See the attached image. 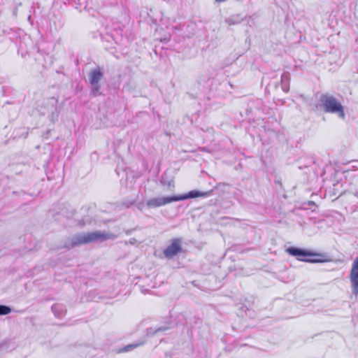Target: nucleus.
Returning <instances> with one entry per match:
<instances>
[{
    "mask_svg": "<svg viewBox=\"0 0 358 358\" xmlns=\"http://www.w3.org/2000/svg\"><path fill=\"white\" fill-rule=\"evenodd\" d=\"M52 311L53 312L55 317L58 318L62 317L66 313V309L62 304H54L52 306Z\"/></svg>",
    "mask_w": 358,
    "mask_h": 358,
    "instance_id": "nucleus-10",
    "label": "nucleus"
},
{
    "mask_svg": "<svg viewBox=\"0 0 358 358\" xmlns=\"http://www.w3.org/2000/svg\"><path fill=\"white\" fill-rule=\"evenodd\" d=\"M320 106L327 113L336 114L338 117L345 119L344 107L334 96L324 94L320 98Z\"/></svg>",
    "mask_w": 358,
    "mask_h": 358,
    "instance_id": "nucleus-3",
    "label": "nucleus"
},
{
    "mask_svg": "<svg viewBox=\"0 0 358 358\" xmlns=\"http://www.w3.org/2000/svg\"><path fill=\"white\" fill-rule=\"evenodd\" d=\"M4 348H5V345H4V344L1 345H0V352H1L3 349H4Z\"/></svg>",
    "mask_w": 358,
    "mask_h": 358,
    "instance_id": "nucleus-18",
    "label": "nucleus"
},
{
    "mask_svg": "<svg viewBox=\"0 0 358 358\" xmlns=\"http://www.w3.org/2000/svg\"><path fill=\"white\" fill-rule=\"evenodd\" d=\"M92 85L91 93L93 96H96L97 95H99L100 94L99 93L100 85L97 84V85Z\"/></svg>",
    "mask_w": 358,
    "mask_h": 358,
    "instance_id": "nucleus-15",
    "label": "nucleus"
},
{
    "mask_svg": "<svg viewBox=\"0 0 358 358\" xmlns=\"http://www.w3.org/2000/svg\"><path fill=\"white\" fill-rule=\"evenodd\" d=\"M106 29H107V33L110 34L111 35V37L115 39V34L113 33V31H115L117 34V29L120 28V26L118 24H112L111 26L107 23L106 25Z\"/></svg>",
    "mask_w": 358,
    "mask_h": 358,
    "instance_id": "nucleus-12",
    "label": "nucleus"
},
{
    "mask_svg": "<svg viewBox=\"0 0 358 358\" xmlns=\"http://www.w3.org/2000/svg\"><path fill=\"white\" fill-rule=\"evenodd\" d=\"M210 195V192H201L199 190H192L189 192L181 194V195H176V196H158L154 197L148 199L146 201V206L149 208H155L160 206H165L168 203L174 202L183 201L188 199H194L197 197H207Z\"/></svg>",
    "mask_w": 358,
    "mask_h": 358,
    "instance_id": "nucleus-2",
    "label": "nucleus"
},
{
    "mask_svg": "<svg viewBox=\"0 0 358 358\" xmlns=\"http://www.w3.org/2000/svg\"><path fill=\"white\" fill-rule=\"evenodd\" d=\"M142 343H136V344H131L125 346L121 351L122 352H128L129 350H133L134 348L141 345Z\"/></svg>",
    "mask_w": 358,
    "mask_h": 358,
    "instance_id": "nucleus-16",
    "label": "nucleus"
},
{
    "mask_svg": "<svg viewBox=\"0 0 358 358\" xmlns=\"http://www.w3.org/2000/svg\"><path fill=\"white\" fill-rule=\"evenodd\" d=\"M290 80V75L288 72H285L281 75V85L282 90L285 92H287L289 89V83Z\"/></svg>",
    "mask_w": 358,
    "mask_h": 358,
    "instance_id": "nucleus-11",
    "label": "nucleus"
},
{
    "mask_svg": "<svg viewBox=\"0 0 358 358\" xmlns=\"http://www.w3.org/2000/svg\"><path fill=\"white\" fill-rule=\"evenodd\" d=\"M168 329H169V327H162L157 329L155 332L157 333V332H159V331H164L167 330Z\"/></svg>",
    "mask_w": 358,
    "mask_h": 358,
    "instance_id": "nucleus-17",
    "label": "nucleus"
},
{
    "mask_svg": "<svg viewBox=\"0 0 358 358\" xmlns=\"http://www.w3.org/2000/svg\"><path fill=\"white\" fill-rule=\"evenodd\" d=\"M352 294L358 296V257L354 260L350 273Z\"/></svg>",
    "mask_w": 358,
    "mask_h": 358,
    "instance_id": "nucleus-7",
    "label": "nucleus"
},
{
    "mask_svg": "<svg viewBox=\"0 0 358 358\" xmlns=\"http://www.w3.org/2000/svg\"><path fill=\"white\" fill-rule=\"evenodd\" d=\"M48 116L52 122L57 120L59 117V110L57 108V99L55 97H51L48 99Z\"/></svg>",
    "mask_w": 358,
    "mask_h": 358,
    "instance_id": "nucleus-8",
    "label": "nucleus"
},
{
    "mask_svg": "<svg viewBox=\"0 0 358 358\" xmlns=\"http://www.w3.org/2000/svg\"><path fill=\"white\" fill-rule=\"evenodd\" d=\"M355 195L358 198V192L357 191L355 192Z\"/></svg>",
    "mask_w": 358,
    "mask_h": 358,
    "instance_id": "nucleus-20",
    "label": "nucleus"
},
{
    "mask_svg": "<svg viewBox=\"0 0 358 358\" xmlns=\"http://www.w3.org/2000/svg\"><path fill=\"white\" fill-rule=\"evenodd\" d=\"M241 22V18L238 15H233L225 19V22L229 25H234L239 24Z\"/></svg>",
    "mask_w": 358,
    "mask_h": 358,
    "instance_id": "nucleus-13",
    "label": "nucleus"
},
{
    "mask_svg": "<svg viewBox=\"0 0 358 358\" xmlns=\"http://www.w3.org/2000/svg\"><path fill=\"white\" fill-rule=\"evenodd\" d=\"M134 241H135V239H134V238H133V239H131V240L129 241V243H130L131 244H133V243H134Z\"/></svg>",
    "mask_w": 358,
    "mask_h": 358,
    "instance_id": "nucleus-19",
    "label": "nucleus"
},
{
    "mask_svg": "<svg viewBox=\"0 0 358 358\" xmlns=\"http://www.w3.org/2000/svg\"><path fill=\"white\" fill-rule=\"evenodd\" d=\"M117 236L105 231H96L89 233H80L73 236L64 245V248L71 249L75 246L95 241H103L109 239L114 240Z\"/></svg>",
    "mask_w": 358,
    "mask_h": 358,
    "instance_id": "nucleus-1",
    "label": "nucleus"
},
{
    "mask_svg": "<svg viewBox=\"0 0 358 358\" xmlns=\"http://www.w3.org/2000/svg\"><path fill=\"white\" fill-rule=\"evenodd\" d=\"M286 252L293 256L296 257L299 261H303L309 263H319L323 261L317 257H320L322 255L317 254L309 250L301 249L296 247H289L287 248Z\"/></svg>",
    "mask_w": 358,
    "mask_h": 358,
    "instance_id": "nucleus-4",
    "label": "nucleus"
},
{
    "mask_svg": "<svg viewBox=\"0 0 358 358\" xmlns=\"http://www.w3.org/2000/svg\"><path fill=\"white\" fill-rule=\"evenodd\" d=\"M103 76L100 68L92 69L89 73V80L90 85L99 84V81Z\"/></svg>",
    "mask_w": 358,
    "mask_h": 358,
    "instance_id": "nucleus-9",
    "label": "nucleus"
},
{
    "mask_svg": "<svg viewBox=\"0 0 358 358\" xmlns=\"http://www.w3.org/2000/svg\"><path fill=\"white\" fill-rule=\"evenodd\" d=\"M12 311V309L10 307L6 306V305H1L0 304V315H6L10 313Z\"/></svg>",
    "mask_w": 358,
    "mask_h": 358,
    "instance_id": "nucleus-14",
    "label": "nucleus"
},
{
    "mask_svg": "<svg viewBox=\"0 0 358 358\" xmlns=\"http://www.w3.org/2000/svg\"><path fill=\"white\" fill-rule=\"evenodd\" d=\"M65 3L74 6L76 8L84 6V8L88 10H97L104 5L102 1L99 2L98 0H66Z\"/></svg>",
    "mask_w": 358,
    "mask_h": 358,
    "instance_id": "nucleus-5",
    "label": "nucleus"
},
{
    "mask_svg": "<svg viewBox=\"0 0 358 358\" xmlns=\"http://www.w3.org/2000/svg\"><path fill=\"white\" fill-rule=\"evenodd\" d=\"M182 239L180 238H173L171 243L164 250V255L168 258H172L182 250Z\"/></svg>",
    "mask_w": 358,
    "mask_h": 358,
    "instance_id": "nucleus-6",
    "label": "nucleus"
}]
</instances>
